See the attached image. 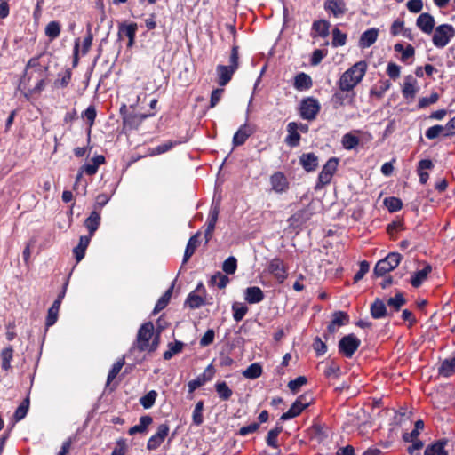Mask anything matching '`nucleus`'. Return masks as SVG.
I'll use <instances>...</instances> for the list:
<instances>
[{"label": "nucleus", "instance_id": "nucleus-22", "mask_svg": "<svg viewBox=\"0 0 455 455\" xmlns=\"http://www.w3.org/2000/svg\"><path fill=\"white\" fill-rule=\"evenodd\" d=\"M264 297L262 290L258 286H251L244 291V299L249 304L259 303L264 299Z\"/></svg>", "mask_w": 455, "mask_h": 455}, {"label": "nucleus", "instance_id": "nucleus-26", "mask_svg": "<svg viewBox=\"0 0 455 455\" xmlns=\"http://www.w3.org/2000/svg\"><path fill=\"white\" fill-rule=\"evenodd\" d=\"M201 234L200 232H196L195 235H193L186 246L182 264H185L188 261V259L193 256L195 253L198 244H199V237Z\"/></svg>", "mask_w": 455, "mask_h": 455}, {"label": "nucleus", "instance_id": "nucleus-55", "mask_svg": "<svg viewBox=\"0 0 455 455\" xmlns=\"http://www.w3.org/2000/svg\"><path fill=\"white\" fill-rule=\"evenodd\" d=\"M233 318L235 322H240L248 312V307L245 305L234 303L232 306Z\"/></svg>", "mask_w": 455, "mask_h": 455}, {"label": "nucleus", "instance_id": "nucleus-36", "mask_svg": "<svg viewBox=\"0 0 455 455\" xmlns=\"http://www.w3.org/2000/svg\"><path fill=\"white\" fill-rule=\"evenodd\" d=\"M438 373L443 377L453 375L455 373V356L443 361L438 369Z\"/></svg>", "mask_w": 455, "mask_h": 455}, {"label": "nucleus", "instance_id": "nucleus-49", "mask_svg": "<svg viewBox=\"0 0 455 455\" xmlns=\"http://www.w3.org/2000/svg\"><path fill=\"white\" fill-rule=\"evenodd\" d=\"M229 282V278L220 272L215 273L210 279L211 285H217L220 289H224Z\"/></svg>", "mask_w": 455, "mask_h": 455}, {"label": "nucleus", "instance_id": "nucleus-41", "mask_svg": "<svg viewBox=\"0 0 455 455\" xmlns=\"http://www.w3.org/2000/svg\"><path fill=\"white\" fill-rule=\"evenodd\" d=\"M60 307V302L53 301L52 305L51 306L47 312V316L45 320L46 327L52 326L57 322Z\"/></svg>", "mask_w": 455, "mask_h": 455}, {"label": "nucleus", "instance_id": "nucleus-59", "mask_svg": "<svg viewBox=\"0 0 455 455\" xmlns=\"http://www.w3.org/2000/svg\"><path fill=\"white\" fill-rule=\"evenodd\" d=\"M72 78V71L71 68H68L65 70V73L61 78H58L54 81V86L56 88H66Z\"/></svg>", "mask_w": 455, "mask_h": 455}, {"label": "nucleus", "instance_id": "nucleus-42", "mask_svg": "<svg viewBox=\"0 0 455 455\" xmlns=\"http://www.w3.org/2000/svg\"><path fill=\"white\" fill-rule=\"evenodd\" d=\"M215 389L219 397L222 401H228L233 395L232 389L228 386L225 381H219L215 384Z\"/></svg>", "mask_w": 455, "mask_h": 455}, {"label": "nucleus", "instance_id": "nucleus-48", "mask_svg": "<svg viewBox=\"0 0 455 455\" xmlns=\"http://www.w3.org/2000/svg\"><path fill=\"white\" fill-rule=\"evenodd\" d=\"M384 205L390 212H395L402 209L403 202L400 198L395 196H389L385 198Z\"/></svg>", "mask_w": 455, "mask_h": 455}, {"label": "nucleus", "instance_id": "nucleus-28", "mask_svg": "<svg viewBox=\"0 0 455 455\" xmlns=\"http://www.w3.org/2000/svg\"><path fill=\"white\" fill-rule=\"evenodd\" d=\"M313 86V81L309 75L300 72L294 78V87L298 91L309 90Z\"/></svg>", "mask_w": 455, "mask_h": 455}, {"label": "nucleus", "instance_id": "nucleus-24", "mask_svg": "<svg viewBox=\"0 0 455 455\" xmlns=\"http://www.w3.org/2000/svg\"><path fill=\"white\" fill-rule=\"evenodd\" d=\"M153 422V419L149 415H143L140 418V423L132 427L128 430V434L130 435H134L136 434H145L148 431V427Z\"/></svg>", "mask_w": 455, "mask_h": 455}, {"label": "nucleus", "instance_id": "nucleus-30", "mask_svg": "<svg viewBox=\"0 0 455 455\" xmlns=\"http://www.w3.org/2000/svg\"><path fill=\"white\" fill-rule=\"evenodd\" d=\"M92 164H84L80 168L82 172L87 175H94L99 169V166L105 163V157L102 155H98L92 159Z\"/></svg>", "mask_w": 455, "mask_h": 455}, {"label": "nucleus", "instance_id": "nucleus-16", "mask_svg": "<svg viewBox=\"0 0 455 455\" xmlns=\"http://www.w3.org/2000/svg\"><path fill=\"white\" fill-rule=\"evenodd\" d=\"M100 212L93 210L88 218L85 219L84 225L87 228L90 236H93L100 225Z\"/></svg>", "mask_w": 455, "mask_h": 455}, {"label": "nucleus", "instance_id": "nucleus-57", "mask_svg": "<svg viewBox=\"0 0 455 455\" xmlns=\"http://www.w3.org/2000/svg\"><path fill=\"white\" fill-rule=\"evenodd\" d=\"M93 35L92 32V24L88 23L86 26V36L84 38L83 45H82V53L85 55L92 44Z\"/></svg>", "mask_w": 455, "mask_h": 455}, {"label": "nucleus", "instance_id": "nucleus-23", "mask_svg": "<svg viewBox=\"0 0 455 455\" xmlns=\"http://www.w3.org/2000/svg\"><path fill=\"white\" fill-rule=\"evenodd\" d=\"M311 213L307 208L297 211L289 219L288 222L291 227H299L306 223L310 219Z\"/></svg>", "mask_w": 455, "mask_h": 455}, {"label": "nucleus", "instance_id": "nucleus-13", "mask_svg": "<svg viewBox=\"0 0 455 455\" xmlns=\"http://www.w3.org/2000/svg\"><path fill=\"white\" fill-rule=\"evenodd\" d=\"M350 90H341L339 88L338 91H336L330 99V103L334 110H338L341 107L345 105V101L347 98H350V100H353L354 93H352L351 96H349Z\"/></svg>", "mask_w": 455, "mask_h": 455}, {"label": "nucleus", "instance_id": "nucleus-32", "mask_svg": "<svg viewBox=\"0 0 455 455\" xmlns=\"http://www.w3.org/2000/svg\"><path fill=\"white\" fill-rule=\"evenodd\" d=\"M417 83V81L415 80V78L411 76V75H409L405 77V80H404V83H403V90H402V93H403V98L405 99H413L415 97V94L417 92V89L415 88V84Z\"/></svg>", "mask_w": 455, "mask_h": 455}, {"label": "nucleus", "instance_id": "nucleus-20", "mask_svg": "<svg viewBox=\"0 0 455 455\" xmlns=\"http://www.w3.org/2000/svg\"><path fill=\"white\" fill-rule=\"evenodd\" d=\"M379 29L376 28H371L364 31L359 39V46L361 48H368L371 46L378 38Z\"/></svg>", "mask_w": 455, "mask_h": 455}, {"label": "nucleus", "instance_id": "nucleus-21", "mask_svg": "<svg viewBox=\"0 0 455 455\" xmlns=\"http://www.w3.org/2000/svg\"><path fill=\"white\" fill-rule=\"evenodd\" d=\"M235 72V69L230 68L229 66L225 65H218L217 66V75H218V84L220 86H225L228 84Z\"/></svg>", "mask_w": 455, "mask_h": 455}, {"label": "nucleus", "instance_id": "nucleus-11", "mask_svg": "<svg viewBox=\"0 0 455 455\" xmlns=\"http://www.w3.org/2000/svg\"><path fill=\"white\" fill-rule=\"evenodd\" d=\"M270 184L272 189L276 193H283L289 188V181L282 172H275L270 176Z\"/></svg>", "mask_w": 455, "mask_h": 455}, {"label": "nucleus", "instance_id": "nucleus-58", "mask_svg": "<svg viewBox=\"0 0 455 455\" xmlns=\"http://www.w3.org/2000/svg\"><path fill=\"white\" fill-rule=\"evenodd\" d=\"M223 271L228 275H233L237 269V260L234 256L228 257L222 265Z\"/></svg>", "mask_w": 455, "mask_h": 455}, {"label": "nucleus", "instance_id": "nucleus-43", "mask_svg": "<svg viewBox=\"0 0 455 455\" xmlns=\"http://www.w3.org/2000/svg\"><path fill=\"white\" fill-rule=\"evenodd\" d=\"M262 367L259 363L250 364L245 371H243L244 378L249 379H255L261 376Z\"/></svg>", "mask_w": 455, "mask_h": 455}, {"label": "nucleus", "instance_id": "nucleus-34", "mask_svg": "<svg viewBox=\"0 0 455 455\" xmlns=\"http://www.w3.org/2000/svg\"><path fill=\"white\" fill-rule=\"evenodd\" d=\"M331 23L326 20H315L312 25V31H315L319 36L325 38L330 34Z\"/></svg>", "mask_w": 455, "mask_h": 455}, {"label": "nucleus", "instance_id": "nucleus-52", "mask_svg": "<svg viewBox=\"0 0 455 455\" xmlns=\"http://www.w3.org/2000/svg\"><path fill=\"white\" fill-rule=\"evenodd\" d=\"M342 146L345 149L351 150L355 148L360 142V140L357 136L352 133H346L342 137Z\"/></svg>", "mask_w": 455, "mask_h": 455}, {"label": "nucleus", "instance_id": "nucleus-18", "mask_svg": "<svg viewBox=\"0 0 455 455\" xmlns=\"http://www.w3.org/2000/svg\"><path fill=\"white\" fill-rule=\"evenodd\" d=\"M151 115L130 113L124 116V125L131 130L138 129L141 123Z\"/></svg>", "mask_w": 455, "mask_h": 455}, {"label": "nucleus", "instance_id": "nucleus-50", "mask_svg": "<svg viewBox=\"0 0 455 455\" xmlns=\"http://www.w3.org/2000/svg\"><path fill=\"white\" fill-rule=\"evenodd\" d=\"M157 392L151 390L140 398V403L144 409H150L156 403Z\"/></svg>", "mask_w": 455, "mask_h": 455}, {"label": "nucleus", "instance_id": "nucleus-3", "mask_svg": "<svg viewBox=\"0 0 455 455\" xmlns=\"http://www.w3.org/2000/svg\"><path fill=\"white\" fill-rule=\"evenodd\" d=\"M321 110L319 100L314 97L303 98L300 101L299 111L302 119L313 121Z\"/></svg>", "mask_w": 455, "mask_h": 455}, {"label": "nucleus", "instance_id": "nucleus-29", "mask_svg": "<svg viewBox=\"0 0 455 455\" xmlns=\"http://www.w3.org/2000/svg\"><path fill=\"white\" fill-rule=\"evenodd\" d=\"M92 236L82 235L79 239V243L73 249V254L77 262L82 260L85 255V251L90 243Z\"/></svg>", "mask_w": 455, "mask_h": 455}, {"label": "nucleus", "instance_id": "nucleus-51", "mask_svg": "<svg viewBox=\"0 0 455 455\" xmlns=\"http://www.w3.org/2000/svg\"><path fill=\"white\" fill-rule=\"evenodd\" d=\"M124 364V357L120 358L117 360L111 367V369L108 371V378H107V385H109L117 376V374L120 372L121 369L123 368Z\"/></svg>", "mask_w": 455, "mask_h": 455}, {"label": "nucleus", "instance_id": "nucleus-15", "mask_svg": "<svg viewBox=\"0 0 455 455\" xmlns=\"http://www.w3.org/2000/svg\"><path fill=\"white\" fill-rule=\"evenodd\" d=\"M299 164L303 169L311 172L316 170L318 166V157L315 153H304L299 157Z\"/></svg>", "mask_w": 455, "mask_h": 455}, {"label": "nucleus", "instance_id": "nucleus-53", "mask_svg": "<svg viewBox=\"0 0 455 455\" xmlns=\"http://www.w3.org/2000/svg\"><path fill=\"white\" fill-rule=\"evenodd\" d=\"M347 42V34L343 33L339 28H334L332 29V42L333 47L343 46Z\"/></svg>", "mask_w": 455, "mask_h": 455}, {"label": "nucleus", "instance_id": "nucleus-7", "mask_svg": "<svg viewBox=\"0 0 455 455\" xmlns=\"http://www.w3.org/2000/svg\"><path fill=\"white\" fill-rule=\"evenodd\" d=\"M169 431L170 427L167 423L160 424L157 427L156 433L148 439L147 443V449L149 451L157 450L168 436Z\"/></svg>", "mask_w": 455, "mask_h": 455}, {"label": "nucleus", "instance_id": "nucleus-27", "mask_svg": "<svg viewBox=\"0 0 455 455\" xmlns=\"http://www.w3.org/2000/svg\"><path fill=\"white\" fill-rule=\"evenodd\" d=\"M307 408V404H302L300 402L295 401L290 409L282 414V416L279 418V421H286L289 419H291L293 418H296L299 416L305 409Z\"/></svg>", "mask_w": 455, "mask_h": 455}, {"label": "nucleus", "instance_id": "nucleus-60", "mask_svg": "<svg viewBox=\"0 0 455 455\" xmlns=\"http://www.w3.org/2000/svg\"><path fill=\"white\" fill-rule=\"evenodd\" d=\"M445 132L444 127L440 124H435L434 126L429 127L426 132L425 135L428 140H435L438 136L443 135Z\"/></svg>", "mask_w": 455, "mask_h": 455}, {"label": "nucleus", "instance_id": "nucleus-17", "mask_svg": "<svg viewBox=\"0 0 455 455\" xmlns=\"http://www.w3.org/2000/svg\"><path fill=\"white\" fill-rule=\"evenodd\" d=\"M448 443L446 438L439 439L432 444L427 446L424 455H448L445 446Z\"/></svg>", "mask_w": 455, "mask_h": 455}, {"label": "nucleus", "instance_id": "nucleus-61", "mask_svg": "<svg viewBox=\"0 0 455 455\" xmlns=\"http://www.w3.org/2000/svg\"><path fill=\"white\" fill-rule=\"evenodd\" d=\"M349 321V315L343 311H336L332 315L331 322L338 327L345 325Z\"/></svg>", "mask_w": 455, "mask_h": 455}, {"label": "nucleus", "instance_id": "nucleus-35", "mask_svg": "<svg viewBox=\"0 0 455 455\" xmlns=\"http://www.w3.org/2000/svg\"><path fill=\"white\" fill-rule=\"evenodd\" d=\"M173 287L174 283H172V284L166 290V291L159 298V299L156 303L153 314H157L158 312H160L161 310L167 307L173 291Z\"/></svg>", "mask_w": 455, "mask_h": 455}, {"label": "nucleus", "instance_id": "nucleus-12", "mask_svg": "<svg viewBox=\"0 0 455 455\" xmlns=\"http://www.w3.org/2000/svg\"><path fill=\"white\" fill-rule=\"evenodd\" d=\"M435 24L434 17L428 12L421 13L416 20L417 27L425 34H431L434 30Z\"/></svg>", "mask_w": 455, "mask_h": 455}, {"label": "nucleus", "instance_id": "nucleus-38", "mask_svg": "<svg viewBox=\"0 0 455 455\" xmlns=\"http://www.w3.org/2000/svg\"><path fill=\"white\" fill-rule=\"evenodd\" d=\"M13 358V348L12 346H8L7 347L4 348L1 352V368L8 371L12 369L11 362Z\"/></svg>", "mask_w": 455, "mask_h": 455}, {"label": "nucleus", "instance_id": "nucleus-54", "mask_svg": "<svg viewBox=\"0 0 455 455\" xmlns=\"http://www.w3.org/2000/svg\"><path fill=\"white\" fill-rule=\"evenodd\" d=\"M203 411H204V402L198 401L194 408L193 414H192V420H193L194 425L200 426L203 424V422H204Z\"/></svg>", "mask_w": 455, "mask_h": 455}, {"label": "nucleus", "instance_id": "nucleus-6", "mask_svg": "<svg viewBox=\"0 0 455 455\" xmlns=\"http://www.w3.org/2000/svg\"><path fill=\"white\" fill-rule=\"evenodd\" d=\"M154 335V324L152 322L144 323L139 329L137 334L136 344L133 347L143 352L147 350L148 342Z\"/></svg>", "mask_w": 455, "mask_h": 455}, {"label": "nucleus", "instance_id": "nucleus-2", "mask_svg": "<svg viewBox=\"0 0 455 455\" xmlns=\"http://www.w3.org/2000/svg\"><path fill=\"white\" fill-rule=\"evenodd\" d=\"M403 257L398 252H390L386 258L379 260L373 269L376 276H384L387 273L394 270L401 262Z\"/></svg>", "mask_w": 455, "mask_h": 455}, {"label": "nucleus", "instance_id": "nucleus-62", "mask_svg": "<svg viewBox=\"0 0 455 455\" xmlns=\"http://www.w3.org/2000/svg\"><path fill=\"white\" fill-rule=\"evenodd\" d=\"M307 383V379L305 376H299L295 379L289 381L288 387L291 393L296 394L299 388Z\"/></svg>", "mask_w": 455, "mask_h": 455}, {"label": "nucleus", "instance_id": "nucleus-9", "mask_svg": "<svg viewBox=\"0 0 455 455\" xmlns=\"http://www.w3.org/2000/svg\"><path fill=\"white\" fill-rule=\"evenodd\" d=\"M255 132V126L248 124L247 123L243 124L239 127L236 132L233 136L232 144L233 147H239L245 143L247 139L251 136Z\"/></svg>", "mask_w": 455, "mask_h": 455}, {"label": "nucleus", "instance_id": "nucleus-10", "mask_svg": "<svg viewBox=\"0 0 455 455\" xmlns=\"http://www.w3.org/2000/svg\"><path fill=\"white\" fill-rule=\"evenodd\" d=\"M214 375V370L212 364L208 365L204 371L198 375L195 379L188 383V392L193 393L196 388L210 381Z\"/></svg>", "mask_w": 455, "mask_h": 455}, {"label": "nucleus", "instance_id": "nucleus-4", "mask_svg": "<svg viewBox=\"0 0 455 455\" xmlns=\"http://www.w3.org/2000/svg\"><path fill=\"white\" fill-rule=\"evenodd\" d=\"M455 36V28L450 24H442L435 28L432 41L435 47L444 48Z\"/></svg>", "mask_w": 455, "mask_h": 455}, {"label": "nucleus", "instance_id": "nucleus-8", "mask_svg": "<svg viewBox=\"0 0 455 455\" xmlns=\"http://www.w3.org/2000/svg\"><path fill=\"white\" fill-rule=\"evenodd\" d=\"M268 271L279 283H283L288 276L287 268L280 258H274L270 260Z\"/></svg>", "mask_w": 455, "mask_h": 455}, {"label": "nucleus", "instance_id": "nucleus-40", "mask_svg": "<svg viewBox=\"0 0 455 455\" xmlns=\"http://www.w3.org/2000/svg\"><path fill=\"white\" fill-rule=\"evenodd\" d=\"M138 30V26L136 23H121L118 26V36L121 38V36L124 35L127 36L128 38H132L136 36V32Z\"/></svg>", "mask_w": 455, "mask_h": 455}, {"label": "nucleus", "instance_id": "nucleus-14", "mask_svg": "<svg viewBox=\"0 0 455 455\" xmlns=\"http://www.w3.org/2000/svg\"><path fill=\"white\" fill-rule=\"evenodd\" d=\"M324 9L331 12L334 17L342 16L347 11L344 0H325Z\"/></svg>", "mask_w": 455, "mask_h": 455}, {"label": "nucleus", "instance_id": "nucleus-45", "mask_svg": "<svg viewBox=\"0 0 455 455\" xmlns=\"http://www.w3.org/2000/svg\"><path fill=\"white\" fill-rule=\"evenodd\" d=\"M29 397L27 396L21 403L18 406V408L16 409L14 414H13V418L15 419V421H20L21 419H23L28 411V409H29Z\"/></svg>", "mask_w": 455, "mask_h": 455}, {"label": "nucleus", "instance_id": "nucleus-56", "mask_svg": "<svg viewBox=\"0 0 455 455\" xmlns=\"http://www.w3.org/2000/svg\"><path fill=\"white\" fill-rule=\"evenodd\" d=\"M390 87L391 83L389 80L380 81L379 88H371L370 94L371 96H376L377 98L380 99Z\"/></svg>", "mask_w": 455, "mask_h": 455}, {"label": "nucleus", "instance_id": "nucleus-25", "mask_svg": "<svg viewBox=\"0 0 455 455\" xmlns=\"http://www.w3.org/2000/svg\"><path fill=\"white\" fill-rule=\"evenodd\" d=\"M282 422L283 421L278 420L276 422L275 427H273L272 429H270L268 431L267 438H266V443H267V446L274 448V449H277L279 447L278 443H277V437L283 432V429Z\"/></svg>", "mask_w": 455, "mask_h": 455}, {"label": "nucleus", "instance_id": "nucleus-63", "mask_svg": "<svg viewBox=\"0 0 455 455\" xmlns=\"http://www.w3.org/2000/svg\"><path fill=\"white\" fill-rule=\"evenodd\" d=\"M338 164H339V158L331 157L323 165L322 172L333 176V174L337 171Z\"/></svg>", "mask_w": 455, "mask_h": 455}, {"label": "nucleus", "instance_id": "nucleus-1", "mask_svg": "<svg viewBox=\"0 0 455 455\" xmlns=\"http://www.w3.org/2000/svg\"><path fill=\"white\" fill-rule=\"evenodd\" d=\"M367 67V62L364 60L354 64L341 75L338 82L339 88L353 91L365 76Z\"/></svg>", "mask_w": 455, "mask_h": 455}, {"label": "nucleus", "instance_id": "nucleus-44", "mask_svg": "<svg viewBox=\"0 0 455 455\" xmlns=\"http://www.w3.org/2000/svg\"><path fill=\"white\" fill-rule=\"evenodd\" d=\"M97 116L96 108L94 106L90 105L82 114V116L86 119L89 129H88V142L91 140V128L94 124Z\"/></svg>", "mask_w": 455, "mask_h": 455}, {"label": "nucleus", "instance_id": "nucleus-46", "mask_svg": "<svg viewBox=\"0 0 455 455\" xmlns=\"http://www.w3.org/2000/svg\"><path fill=\"white\" fill-rule=\"evenodd\" d=\"M187 140H168V141H165L160 145H158L157 147H156L154 149H153V154L154 155H160V154H164L169 150H171L172 148H174L175 146L177 145H180L183 142H186Z\"/></svg>", "mask_w": 455, "mask_h": 455}, {"label": "nucleus", "instance_id": "nucleus-64", "mask_svg": "<svg viewBox=\"0 0 455 455\" xmlns=\"http://www.w3.org/2000/svg\"><path fill=\"white\" fill-rule=\"evenodd\" d=\"M312 347L316 354V355L320 356L324 355L327 352V346L324 341L322 340L320 337H315L313 340Z\"/></svg>", "mask_w": 455, "mask_h": 455}, {"label": "nucleus", "instance_id": "nucleus-31", "mask_svg": "<svg viewBox=\"0 0 455 455\" xmlns=\"http://www.w3.org/2000/svg\"><path fill=\"white\" fill-rule=\"evenodd\" d=\"M298 128V124L295 122H291L287 125L289 134L285 139V142L291 147H296L299 143L300 134L297 132Z\"/></svg>", "mask_w": 455, "mask_h": 455}, {"label": "nucleus", "instance_id": "nucleus-33", "mask_svg": "<svg viewBox=\"0 0 455 455\" xmlns=\"http://www.w3.org/2000/svg\"><path fill=\"white\" fill-rule=\"evenodd\" d=\"M432 271V267L427 264L425 266V267L421 270H419L415 272L411 278V283L413 287L419 288L423 282L427 279L428 274Z\"/></svg>", "mask_w": 455, "mask_h": 455}, {"label": "nucleus", "instance_id": "nucleus-39", "mask_svg": "<svg viewBox=\"0 0 455 455\" xmlns=\"http://www.w3.org/2000/svg\"><path fill=\"white\" fill-rule=\"evenodd\" d=\"M60 29H61V27H60V22L56 21V20H52V21H50L46 25L44 33H45L46 36L49 38V40L51 42H52L57 37H59V36L60 34Z\"/></svg>", "mask_w": 455, "mask_h": 455}, {"label": "nucleus", "instance_id": "nucleus-37", "mask_svg": "<svg viewBox=\"0 0 455 455\" xmlns=\"http://www.w3.org/2000/svg\"><path fill=\"white\" fill-rule=\"evenodd\" d=\"M205 304L204 298L201 294H196L195 291H191L185 301V305L189 307L191 309H196Z\"/></svg>", "mask_w": 455, "mask_h": 455}, {"label": "nucleus", "instance_id": "nucleus-5", "mask_svg": "<svg viewBox=\"0 0 455 455\" xmlns=\"http://www.w3.org/2000/svg\"><path fill=\"white\" fill-rule=\"evenodd\" d=\"M360 345L361 340L354 333L345 335L339 341V353L346 358H352Z\"/></svg>", "mask_w": 455, "mask_h": 455}, {"label": "nucleus", "instance_id": "nucleus-19", "mask_svg": "<svg viewBox=\"0 0 455 455\" xmlns=\"http://www.w3.org/2000/svg\"><path fill=\"white\" fill-rule=\"evenodd\" d=\"M370 312L371 317L374 319H381L388 315L384 301L379 298H376L374 301L371 303Z\"/></svg>", "mask_w": 455, "mask_h": 455}, {"label": "nucleus", "instance_id": "nucleus-47", "mask_svg": "<svg viewBox=\"0 0 455 455\" xmlns=\"http://www.w3.org/2000/svg\"><path fill=\"white\" fill-rule=\"evenodd\" d=\"M387 304L392 307L395 312H398L406 304V299L402 292H397L394 297L387 299Z\"/></svg>", "mask_w": 455, "mask_h": 455}]
</instances>
